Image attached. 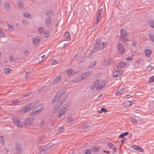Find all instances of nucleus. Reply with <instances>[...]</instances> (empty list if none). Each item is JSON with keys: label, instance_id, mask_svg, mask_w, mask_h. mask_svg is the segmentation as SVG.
Returning a JSON list of instances; mask_svg holds the SVG:
<instances>
[{"label": "nucleus", "instance_id": "a878e982", "mask_svg": "<svg viewBox=\"0 0 154 154\" xmlns=\"http://www.w3.org/2000/svg\"><path fill=\"white\" fill-rule=\"evenodd\" d=\"M5 9L7 10H9L10 9V5L9 2H7L5 3Z\"/></svg>", "mask_w": 154, "mask_h": 154}, {"label": "nucleus", "instance_id": "49530a36", "mask_svg": "<svg viewBox=\"0 0 154 154\" xmlns=\"http://www.w3.org/2000/svg\"><path fill=\"white\" fill-rule=\"evenodd\" d=\"M22 23L25 26L26 25L28 24V22L27 21L24 19L22 20Z\"/></svg>", "mask_w": 154, "mask_h": 154}, {"label": "nucleus", "instance_id": "0eeeda50", "mask_svg": "<svg viewBox=\"0 0 154 154\" xmlns=\"http://www.w3.org/2000/svg\"><path fill=\"white\" fill-rule=\"evenodd\" d=\"M118 51L121 54H123L125 52V48L123 45L121 43H118L117 45Z\"/></svg>", "mask_w": 154, "mask_h": 154}, {"label": "nucleus", "instance_id": "473e14b6", "mask_svg": "<svg viewBox=\"0 0 154 154\" xmlns=\"http://www.w3.org/2000/svg\"><path fill=\"white\" fill-rule=\"evenodd\" d=\"M17 4L18 6L21 8H22L23 6V2L21 0H20L18 1L17 3Z\"/></svg>", "mask_w": 154, "mask_h": 154}, {"label": "nucleus", "instance_id": "ddd939ff", "mask_svg": "<svg viewBox=\"0 0 154 154\" xmlns=\"http://www.w3.org/2000/svg\"><path fill=\"white\" fill-rule=\"evenodd\" d=\"M52 21L51 18L46 17L45 20V25L46 26H50L51 24Z\"/></svg>", "mask_w": 154, "mask_h": 154}, {"label": "nucleus", "instance_id": "2f4dec72", "mask_svg": "<svg viewBox=\"0 0 154 154\" xmlns=\"http://www.w3.org/2000/svg\"><path fill=\"white\" fill-rule=\"evenodd\" d=\"M149 24L152 28H154V22L151 20H149Z\"/></svg>", "mask_w": 154, "mask_h": 154}, {"label": "nucleus", "instance_id": "f257e3e1", "mask_svg": "<svg viewBox=\"0 0 154 154\" xmlns=\"http://www.w3.org/2000/svg\"><path fill=\"white\" fill-rule=\"evenodd\" d=\"M105 85V82L104 81H101L100 82L98 80H96L93 83L92 86V88H95L97 90L99 91H100Z\"/></svg>", "mask_w": 154, "mask_h": 154}, {"label": "nucleus", "instance_id": "4d7b16f0", "mask_svg": "<svg viewBox=\"0 0 154 154\" xmlns=\"http://www.w3.org/2000/svg\"><path fill=\"white\" fill-rule=\"evenodd\" d=\"M107 146L109 147H112L114 145L112 143H109L107 144Z\"/></svg>", "mask_w": 154, "mask_h": 154}, {"label": "nucleus", "instance_id": "3c124183", "mask_svg": "<svg viewBox=\"0 0 154 154\" xmlns=\"http://www.w3.org/2000/svg\"><path fill=\"white\" fill-rule=\"evenodd\" d=\"M10 59L11 61H14V57L12 55H11L10 56Z\"/></svg>", "mask_w": 154, "mask_h": 154}, {"label": "nucleus", "instance_id": "f3484780", "mask_svg": "<svg viewBox=\"0 0 154 154\" xmlns=\"http://www.w3.org/2000/svg\"><path fill=\"white\" fill-rule=\"evenodd\" d=\"M62 103L60 102H59L55 106L54 108V112H56L58 110V109L62 105Z\"/></svg>", "mask_w": 154, "mask_h": 154}, {"label": "nucleus", "instance_id": "de8ad7c7", "mask_svg": "<svg viewBox=\"0 0 154 154\" xmlns=\"http://www.w3.org/2000/svg\"><path fill=\"white\" fill-rule=\"evenodd\" d=\"M101 17H99L98 16H97L96 21V24H97L99 22V20L101 18Z\"/></svg>", "mask_w": 154, "mask_h": 154}, {"label": "nucleus", "instance_id": "4468645a", "mask_svg": "<svg viewBox=\"0 0 154 154\" xmlns=\"http://www.w3.org/2000/svg\"><path fill=\"white\" fill-rule=\"evenodd\" d=\"M134 102L133 101H130L129 100L126 101L124 103V106L125 107H130L133 104Z\"/></svg>", "mask_w": 154, "mask_h": 154}, {"label": "nucleus", "instance_id": "423d86ee", "mask_svg": "<svg viewBox=\"0 0 154 154\" xmlns=\"http://www.w3.org/2000/svg\"><path fill=\"white\" fill-rule=\"evenodd\" d=\"M121 35L123 40L127 41L128 39L127 34L126 31L124 29H122L121 32Z\"/></svg>", "mask_w": 154, "mask_h": 154}, {"label": "nucleus", "instance_id": "412c9836", "mask_svg": "<svg viewBox=\"0 0 154 154\" xmlns=\"http://www.w3.org/2000/svg\"><path fill=\"white\" fill-rule=\"evenodd\" d=\"M96 61L95 60L91 62L88 66V68L90 69H92L96 65Z\"/></svg>", "mask_w": 154, "mask_h": 154}, {"label": "nucleus", "instance_id": "69168bd1", "mask_svg": "<svg viewBox=\"0 0 154 154\" xmlns=\"http://www.w3.org/2000/svg\"><path fill=\"white\" fill-rule=\"evenodd\" d=\"M113 151L114 152H116V148H113Z\"/></svg>", "mask_w": 154, "mask_h": 154}, {"label": "nucleus", "instance_id": "6e6552de", "mask_svg": "<svg viewBox=\"0 0 154 154\" xmlns=\"http://www.w3.org/2000/svg\"><path fill=\"white\" fill-rule=\"evenodd\" d=\"M43 106L41 105L38 109L36 110L34 109L33 111L30 114L31 115H37L38 114L41 112L43 109Z\"/></svg>", "mask_w": 154, "mask_h": 154}, {"label": "nucleus", "instance_id": "ea45409f", "mask_svg": "<svg viewBox=\"0 0 154 154\" xmlns=\"http://www.w3.org/2000/svg\"><path fill=\"white\" fill-rule=\"evenodd\" d=\"M149 36L151 39V40L154 42V35H152V34H149Z\"/></svg>", "mask_w": 154, "mask_h": 154}, {"label": "nucleus", "instance_id": "4be33fe9", "mask_svg": "<svg viewBox=\"0 0 154 154\" xmlns=\"http://www.w3.org/2000/svg\"><path fill=\"white\" fill-rule=\"evenodd\" d=\"M36 103L35 102H31L29 103L27 105L29 106V108H30L31 109H32L35 106Z\"/></svg>", "mask_w": 154, "mask_h": 154}, {"label": "nucleus", "instance_id": "f8f14e48", "mask_svg": "<svg viewBox=\"0 0 154 154\" xmlns=\"http://www.w3.org/2000/svg\"><path fill=\"white\" fill-rule=\"evenodd\" d=\"M45 13L47 16H48V17H52L54 14L53 11L50 9H47L45 11Z\"/></svg>", "mask_w": 154, "mask_h": 154}, {"label": "nucleus", "instance_id": "338daca9", "mask_svg": "<svg viewBox=\"0 0 154 154\" xmlns=\"http://www.w3.org/2000/svg\"><path fill=\"white\" fill-rule=\"evenodd\" d=\"M45 55H42L41 57V58H43L45 56Z\"/></svg>", "mask_w": 154, "mask_h": 154}, {"label": "nucleus", "instance_id": "0e129e2a", "mask_svg": "<svg viewBox=\"0 0 154 154\" xmlns=\"http://www.w3.org/2000/svg\"><path fill=\"white\" fill-rule=\"evenodd\" d=\"M67 45H68V43H65L63 45V48H65V47L67 46Z\"/></svg>", "mask_w": 154, "mask_h": 154}, {"label": "nucleus", "instance_id": "052dcab7", "mask_svg": "<svg viewBox=\"0 0 154 154\" xmlns=\"http://www.w3.org/2000/svg\"><path fill=\"white\" fill-rule=\"evenodd\" d=\"M132 45L133 46H135L136 45V42L133 41L132 43Z\"/></svg>", "mask_w": 154, "mask_h": 154}, {"label": "nucleus", "instance_id": "c9c22d12", "mask_svg": "<svg viewBox=\"0 0 154 154\" xmlns=\"http://www.w3.org/2000/svg\"><path fill=\"white\" fill-rule=\"evenodd\" d=\"M154 81V76H152L150 77L148 82L149 83H152Z\"/></svg>", "mask_w": 154, "mask_h": 154}, {"label": "nucleus", "instance_id": "79ce46f5", "mask_svg": "<svg viewBox=\"0 0 154 154\" xmlns=\"http://www.w3.org/2000/svg\"><path fill=\"white\" fill-rule=\"evenodd\" d=\"M44 35L46 38H48L49 35V32L48 31H46L44 33Z\"/></svg>", "mask_w": 154, "mask_h": 154}, {"label": "nucleus", "instance_id": "58836bf2", "mask_svg": "<svg viewBox=\"0 0 154 154\" xmlns=\"http://www.w3.org/2000/svg\"><path fill=\"white\" fill-rule=\"evenodd\" d=\"M39 32L40 34L43 33L44 31L43 28L42 27H40L38 29Z\"/></svg>", "mask_w": 154, "mask_h": 154}, {"label": "nucleus", "instance_id": "680f3d73", "mask_svg": "<svg viewBox=\"0 0 154 154\" xmlns=\"http://www.w3.org/2000/svg\"><path fill=\"white\" fill-rule=\"evenodd\" d=\"M103 151L104 152H105V153H108V154H109V153H110V152L109 151H108L105 150H103Z\"/></svg>", "mask_w": 154, "mask_h": 154}, {"label": "nucleus", "instance_id": "8fccbe9b", "mask_svg": "<svg viewBox=\"0 0 154 154\" xmlns=\"http://www.w3.org/2000/svg\"><path fill=\"white\" fill-rule=\"evenodd\" d=\"M30 73V72H28L27 73H26V74L25 75V78L26 79H27L29 78V75Z\"/></svg>", "mask_w": 154, "mask_h": 154}, {"label": "nucleus", "instance_id": "7ed1b4c3", "mask_svg": "<svg viewBox=\"0 0 154 154\" xmlns=\"http://www.w3.org/2000/svg\"><path fill=\"white\" fill-rule=\"evenodd\" d=\"M15 149L17 154L22 153L23 151V149L20 143H17L15 145Z\"/></svg>", "mask_w": 154, "mask_h": 154}, {"label": "nucleus", "instance_id": "13d9d810", "mask_svg": "<svg viewBox=\"0 0 154 154\" xmlns=\"http://www.w3.org/2000/svg\"><path fill=\"white\" fill-rule=\"evenodd\" d=\"M127 59L128 60H129L130 61L132 60L133 59V58L132 57L130 56L127 58Z\"/></svg>", "mask_w": 154, "mask_h": 154}, {"label": "nucleus", "instance_id": "dca6fc26", "mask_svg": "<svg viewBox=\"0 0 154 154\" xmlns=\"http://www.w3.org/2000/svg\"><path fill=\"white\" fill-rule=\"evenodd\" d=\"M122 73V72L121 70H117L113 74L114 76L115 77H117L120 76Z\"/></svg>", "mask_w": 154, "mask_h": 154}, {"label": "nucleus", "instance_id": "c85d7f7f", "mask_svg": "<svg viewBox=\"0 0 154 154\" xmlns=\"http://www.w3.org/2000/svg\"><path fill=\"white\" fill-rule=\"evenodd\" d=\"M5 140L3 136L0 135V143L2 145L4 144Z\"/></svg>", "mask_w": 154, "mask_h": 154}, {"label": "nucleus", "instance_id": "9b49d317", "mask_svg": "<svg viewBox=\"0 0 154 154\" xmlns=\"http://www.w3.org/2000/svg\"><path fill=\"white\" fill-rule=\"evenodd\" d=\"M91 74V72H84L79 77L81 78V80L85 79L90 75Z\"/></svg>", "mask_w": 154, "mask_h": 154}, {"label": "nucleus", "instance_id": "603ef678", "mask_svg": "<svg viewBox=\"0 0 154 154\" xmlns=\"http://www.w3.org/2000/svg\"><path fill=\"white\" fill-rule=\"evenodd\" d=\"M139 146L137 145H134L132 146V147L135 149H139Z\"/></svg>", "mask_w": 154, "mask_h": 154}, {"label": "nucleus", "instance_id": "2eb2a0df", "mask_svg": "<svg viewBox=\"0 0 154 154\" xmlns=\"http://www.w3.org/2000/svg\"><path fill=\"white\" fill-rule=\"evenodd\" d=\"M125 89L124 88H122L121 89H118L116 93V96H119L120 94H122L124 90Z\"/></svg>", "mask_w": 154, "mask_h": 154}, {"label": "nucleus", "instance_id": "e2e57ef3", "mask_svg": "<svg viewBox=\"0 0 154 154\" xmlns=\"http://www.w3.org/2000/svg\"><path fill=\"white\" fill-rule=\"evenodd\" d=\"M44 151L43 150L41 151L40 152H39L38 153V154H41V153H42V154H44Z\"/></svg>", "mask_w": 154, "mask_h": 154}, {"label": "nucleus", "instance_id": "09e8293b", "mask_svg": "<svg viewBox=\"0 0 154 154\" xmlns=\"http://www.w3.org/2000/svg\"><path fill=\"white\" fill-rule=\"evenodd\" d=\"M19 102V100H13L12 101V104L14 105H15L16 104Z\"/></svg>", "mask_w": 154, "mask_h": 154}, {"label": "nucleus", "instance_id": "a18cd8bd", "mask_svg": "<svg viewBox=\"0 0 154 154\" xmlns=\"http://www.w3.org/2000/svg\"><path fill=\"white\" fill-rule=\"evenodd\" d=\"M102 9L100 8V9L98 11V14L97 16H98L99 17H101L100 16V14L102 13Z\"/></svg>", "mask_w": 154, "mask_h": 154}, {"label": "nucleus", "instance_id": "5fc2aeb1", "mask_svg": "<svg viewBox=\"0 0 154 154\" xmlns=\"http://www.w3.org/2000/svg\"><path fill=\"white\" fill-rule=\"evenodd\" d=\"M72 117L71 116H70L69 117L68 119V122H70L72 121Z\"/></svg>", "mask_w": 154, "mask_h": 154}, {"label": "nucleus", "instance_id": "bb28decb", "mask_svg": "<svg viewBox=\"0 0 154 154\" xmlns=\"http://www.w3.org/2000/svg\"><path fill=\"white\" fill-rule=\"evenodd\" d=\"M67 73L68 75L70 76L74 74V71L72 69H69L67 70Z\"/></svg>", "mask_w": 154, "mask_h": 154}, {"label": "nucleus", "instance_id": "864d4df0", "mask_svg": "<svg viewBox=\"0 0 154 154\" xmlns=\"http://www.w3.org/2000/svg\"><path fill=\"white\" fill-rule=\"evenodd\" d=\"M91 153V151L90 150H87L85 152V154H90Z\"/></svg>", "mask_w": 154, "mask_h": 154}, {"label": "nucleus", "instance_id": "f03ea898", "mask_svg": "<svg viewBox=\"0 0 154 154\" xmlns=\"http://www.w3.org/2000/svg\"><path fill=\"white\" fill-rule=\"evenodd\" d=\"M106 45V42H103L102 43H100V40L97 39L93 50V51H95L97 50H101Z\"/></svg>", "mask_w": 154, "mask_h": 154}, {"label": "nucleus", "instance_id": "a211bd4d", "mask_svg": "<svg viewBox=\"0 0 154 154\" xmlns=\"http://www.w3.org/2000/svg\"><path fill=\"white\" fill-rule=\"evenodd\" d=\"M126 64H127L125 62H120L118 63V66H117V68H121L125 66Z\"/></svg>", "mask_w": 154, "mask_h": 154}, {"label": "nucleus", "instance_id": "c03bdc74", "mask_svg": "<svg viewBox=\"0 0 154 154\" xmlns=\"http://www.w3.org/2000/svg\"><path fill=\"white\" fill-rule=\"evenodd\" d=\"M0 36L2 37H4L5 36V34L3 33L2 30L0 28Z\"/></svg>", "mask_w": 154, "mask_h": 154}, {"label": "nucleus", "instance_id": "7c9ffc66", "mask_svg": "<svg viewBox=\"0 0 154 154\" xmlns=\"http://www.w3.org/2000/svg\"><path fill=\"white\" fill-rule=\"evenodd\" d=\"M107 112V109L106 108H102L98 111V113L100 114L103 112Z\"/></svg>", "mask_w": 154, "mask_h": 154}, {"label": "nucleus", "instance_id": "393cba45", "mask_svg": "<svg viewBox=\"0 0 154 154\" xmlns=\"http://www.w3.org/2000/svg\"><path fill=\"white\" fill-rule=\"evenodd\" d=\"M23 109L24 110V113H25L31 110L30 109V108H29V106H28L27 105H26V106H24Z\"/></svg>", "mask_w": 154, "mask_h": 154}, {"label": "nucleus", "instance_id": "4c0bfd02", "mask_svg": "<svg viewBox=\"0 0 154 154\" xmlns=\"http://www.w3.org/2000/svg\"><path fill=\"white\" fill-rule=\"evenodd\" d=\"M100 150V148L98 147H93L91 149V150L94 152L98 151Z\"/></svg>", "mask_w": 154, "mask_h": 154}, {"label": "nucleus", "instance_id": "aec40b11", "mask_svg": "<svg viewBox=\"0 0 154 154\" xmlns=\"http://www.w3.org/2000/svg\"><path fill=\"white\" fill-rule=\"evenodd\" d=\"M61 79V77L60 75H58L56 77L53 83L54 84H56L58 83L60 81Z\"/></svg>", "mask_w": 154, "mask_h": 154}, {"label": "nucleus", "instance_id": "e433bc0d", "mask_svg": "<svg viewBox=\"0 0 154 154\" xmlns=\"http://www.w3.org/2000/svg\"><path fill=\"white\" fill-rule=\"evenodd\" d=\"M131 122L134 124H136L137 123L136 119L134 118L131 117Z\"/></svg>", "mask_w": 154, "mask_h": 154}, {"label": "nucleus", "instance_id": "774afa93", "mask_svg": "<svg viewBox=\"0 0 154 154\" xmlns=\"http://www.w3.org/2000/svg\"><path fill=\"white\" fill-rule=\"evenodd\" d=\"M6 151L7 152H8V151H9V149H6Z\"/></svg>", "mask_w": 154, "mask_h": 154}, {"label": "nucleus", "instance_id": "bf43d9fd", "mask_svg": "<svg viewBox=\"0 0 154 154\" xmlns=\"http://www.w3.org/2000/svg\"><path fill=\"white\" fill-rule=\"evenodd\" d=\"M57 61L56 60H54L52 61V63L53 65L57 63Z\"/></svg>", "mask_w": 154, "mask_h": 154}, {"label": "nucleus", "instance_id": "6ab92c4d", "mask_svg": "<svg viewBox=\"0 0 154 154\" xmlns=\"http://www.w3.org/2000/svg\"><path fill=\"white\" fill-rule=\"evenodd\" d=\"M152 53V51L149 49H146L145 51V54L148 57H149Z\"/></svg>", "mask_w": 154, "mask_h": 154}, {"label": "nucleus", "instance_id": "1a4fd4ad", "mask_svg": "<svg viewBox=\"0 0 154 154\" xmlns=\"http://www.w3.org/2000/svg\"><path fill=\"white\" fill-rule=\"evenodd\" d=\"M69 106V103L66 105L65 107L62 108L59 111V116H62L66 112L67 109Z\"/></svg>", "mask_w": 154, "mask_h": 154}, {"label": "nucleus", "instance_id": "f704fd0d", "mask_svg": "<svg viewBox=\"0 0 154 154\" xmlns=\"http://www.w3.org/2000/svg\"><path fill=\"white\" fill-rule=\"evenodd\" d=\"M128 134V132H125L121 134L119 136V137L120 138H123L124 137L127 136Z\"/></svg>", "mask_w": 154, "mask_h": 154}, {"label": "nucleus", "instance_id": "9d476101", "mask_svg": "<svg viewBox=\"0 0 154 154\" xmlns=\"http://www.w3.org/2000/svg\"><path fill=\"white\" fill-rule=\"evenodd\" d=\"M41 39L39 37H34L33 39V45L35 46H38L39 43Z\"/></svg>", "mask_w": 154, "mask_h": 154}, {"label": "nucleus", "instance_id": "5701e85b", "mask_svg": "<svg viewBox=\"0 0 154 154\" xmlns=\"http://www.w3.org/2000/svg\"><path fill=\"white\" fill-rule=\"evenodd\" d=\"M23 15L26 18H32V16L31 15L27 12H23Z\"/></svg>", "mask_w": 154, "mask_h": 154}, {"label": "nucleus", "instance_id": "37998d69", "mask_svg": "<svg viewBox=\"0 0 154 154\" xmlns=\"http://www.w3.org/2000/svg\"><path fill=\"white\" fill-rule=\"evenodd\" d=\"M60 97L58 95H57V94H56L54 97V100H53V101L54 102V101L58 100L60 98Z\"/></svg>", "mask_w": 154, "mask_h": 154}, {"label": "nucleus", "instance_id": "6e6d98bb", "mask_svg": "<svg viewBox=\"0 0 154 154\" xmlns=\"http://www.w3.org/2000/svg\"><path fill=\"white\" fill-rule=\"evenodd\" d=\"M138 149L137 150H138L140 152H143V149L142 148L139 146Z\"/></svg>", "mask_w": 154, "mask_h": 154}, {"label": "nucleus", "instance_id": "39448f33", "mask_svg": "<svg viewBox=\"0 0 154 154\" xmlns=\"http://www.w3.org/2000/svg\"><path fill=\"white\" fill-rule=\"evenodd\" d=\"M33 121V119L32 118H29L26 119L24 123V125L25 127H29L32 123Z\"/></svg>", "mask_w": 154, "mask_h": 154}, {"label": "nucleus", "instance_id": "c756f323", "mask_svg": "<svg viewBox=\"0 0 154 154\" xmlns=\"http://www.w3.org/2000/svg\"><path fill=\"white\" fill-rule=\"evenodd\" d=\"M64 131V128L63 127H59L57 130V133L58 134L61 133L63 132Z\"/></svg>", "mask_w": 154, "mask_h": 154}, {"label": "nucleus", "instance_id": "20e7f679", "mask_svg": "<svg viewBox=\"0 0 154 154\" xmlns=\"http://www.w3.org/2000/svg\"><path fill=\"white\" fill-rule=\"evenodd\" d=\"M14 122L16 126L19 128H22L23 125L20 121V120L17 117H14L13 118Z\"/></svg>", "mask_w": 154, "mask_h": 154}, {"label": "nucleus", "instance_id": "b1692460", "mask_svg": "<svg viewBox=\"0 0 154 154\" xmlns=\"http://www.w3.org/2000/svg\"><path fill=\"white\" fill-rule=\"evenodd\" d=\"M7 27L8 30L10 32H12L14 30L13 26L11 24H8Z\"/></svg>", "mask_w": 154, "mask_h": 154}, {"label": "nucleus", "instance_id": "cd10ccee", "mask_svg": "<svg viewBox=\"0 0 154 154\" xmlns=\"http://www.w3.org/2000/svg\"><path fill=\"white\" fill-rule=\"evenodd\" d=\"M12 70L9 68H6L4 69V72L5 73L8 74L11 73Z\"/></svg>", "mask_w": 154, "mask_h": 154}, {"label": "nucleus", "instance_id": "72a5a7b5", "mask_svg": "<svg viewBox=\"0 0 154 154\" xmlns=\"http://www.w3.org/2000/svg\"><path fill=\"white\" fill-rule=\"evenodd\" d=\"M65 38L66 39H70V35L68 32H66L65 33Z\"/></svg>", "mask_w": 154, "mask_h": 154}, {"label": "nucleus", "instance_id": "a19ab883", "mask_svg": "<svg viewBox=\"0 0 154 154\" xmlns=\"http://www.w3.org/2000/svg\"><path fill=\"white\" fill-rule=\"evenodd\" d=\"M64 92L62 91H60L57 94L58 96L60 97L64 94Z\"/></svg>", "mask_w": 154, "mask_h": 154}]
</instances>
